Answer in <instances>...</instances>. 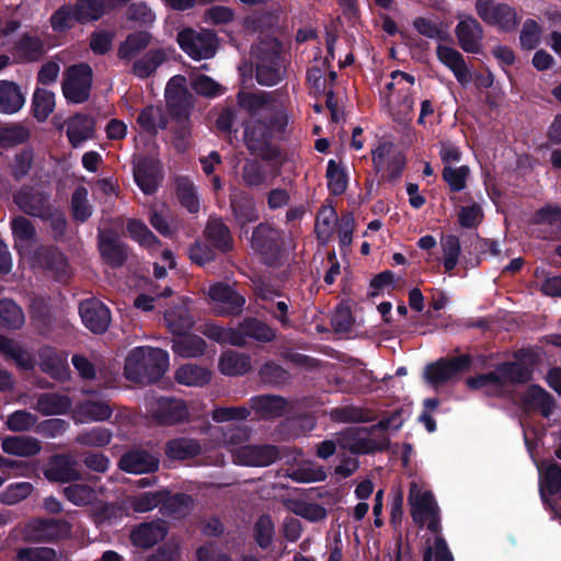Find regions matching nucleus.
<instances>
[{
    "instance_id": "nucleus-31",
    "label": "nucleus",
    "mask_w": 561,
    "mask_h": 561,
    "mask_svg": "<svg viewBox=\"0 0 561 561\" xmlns=\"http://www.w3.org/2000/svg\"><path fill=\"white\" fill-rule=\"evenodd\" d=\"M373 162L377 171L382 170L386 165L401 170L404 165V158L396 150L393 144L383 142L373 151Z\"/></svg>"
},
{
    "instance_id": "nucleus-50",
    "label": "nucleus",
    "mask_w": 561,
    "mask_h": 561,
    "mask_svg": "<svg viewBox=\"0 0 561 561\" xmlns=\"http://www.w3.org/2000/svg\"><path fill=\"white\" fill-rule=\"evenodd\" d=\"M165 60L163 49L149 50L142 58L133 66V72L138 78H147Z\"/></svg>"
},
{
    "instance_id": "nucleus-23",
    "label": "nucleus",
    "mask_w": 561,
    "mask_h": 561,
    "mask_svg": "<svg viewBox=\"0 0 561 561\" xmlns=\"http://www.w3.org/2000/svg\"><path fill=\"white\" fill-rule=\"evenodd\" d=\"M95 122L89 115L78 114L71 117L67 124V136L73 147H79L84 141L93 138Z\"/></svg>"
},
{
    "instance_id": "nucleus-46",
    "label": "nucleus",
    "mask_w": 561,
    "mask_h": 561,
    "mask_svg": "<svg viewBox=\"0 0 561 561\" xmlns=\"http://www.w3.org/2000/svg\"><path fill=\"white\" fill-rule=\"evenodd\" d=\"M70 407L71 402L67 397L56 393L43 394L36 403V410L44 415L64 414Z\"/></svg>"
},
{
    "instance_id": "nucleus-59",
    "label": "nucleus",
    "mask_w": 561,
    "mask_h": 561,
    "mask_svg": "<svg viewBox=\"0 0 561 561\" xmlns=\"http://www.w3.org/2000/svg\"><path fill=\"white\" fill-rule=\"evenodd\" d=\"M173 351L182 357L199 356L205 351V342L196 335L180 336L173 342Z\"/></svg>"
},
{
    "instance_id": "nucleus-25",
    "label": "nucleus",
    "mask_w": 561,
    "mask_h": 561,
    "mask_svg": "<svg viewBox=\"0 0 561 561\" xmlns=\"http://www.w3.org/2000/svg\"><path fill=\"white\" fill-rule=\"evenodd\" d=\"M45 477L50 481L68 482L79 479L76 461L70 456H56L45 470Z\"/></svg>"
},
{
    "instance_id": "nucleus-41",
    "label": "nucleus",
    "mask_w": 561,
    "mask_h": 561,
    "mask_svg": "<svg viewBox=\"0 0 561 561\" xmlns=\"http://www.w3.org/2000/svg\"><path fill=\"white\" fill-rule=\"evenodd\" d=\"M285 407V400L276 396H259L251 399V408L262 417L278 416Z\"/></svg>"
},
{
    "instance_id": "nucleus-52",
    "label": "nucleus",
    "mask_w": 561,
    "mask_h": 561,
    "mask_svg": "<svg viewBox=\"0 0 561 561\" xmlns=\"http://www.w3.org/2000/svg\"><path fill=\"white\" fill-rule=\"evenodd\" d=\"M502 388L508 383L525 382L530 378L528 367L519 363H505L497 367Z\"/></svg>"
},
{
    "instance_id": "nucleus-14",
    "label": "nucleus",
    "mask_w": 561,
    "mask_h": 561,
    "mask_svg": "<svg viewBox=\"0 0 561 561\" xmlns=\"http://www.w3.org/2000/svg\"><path fill=\"white\" fill-rule=\"evenodd\" d=\"M83 324L94 333L104 332L111 322V313L99 300L90 299L82 301L79 307Z\"/></svg>"
},
{
    "instance_id": "nucleus-51",
    "label": "nucleus",
    "mask_w": 561,
    "mask_h": 561,
    "mask_svg": "<svg viewBox=\"0 0 561 561\" xmlns=\"http://www.w3.org/2000/svg\"><path fill=\"white\" fill-rule=\"evenodd\" d=\"M193 500L190 495L174 494L165 499L163 495L161 511L173 518H182L190 513Z\"/></svg>"
},
{
    "instance_id": "nucleus-38",
    "label": "nucleus",
    "mask_w": 561,
    "mask_h": 561,
    "mask_svg": "<svg viewBox=\"0 0 561 561\" xmlns=\"http://www.w3.org/2000/svg\"><path fill=\"white\" fill-rule=\"evenodd\" d=\"M205 234L210 244L218 250L227 251L232 247L230 231L220 219H210L206 226Z\"/></svg>"
},
{
    "instance_id": "nucleus-12",
    "label": "nucleus",
    "mask_w": 561,
    "mask_h": 561,
    "mask_svg": "<svg viewBox=\"0 0 561 561\" xmlns=\"http://www.w3.org/2000/svg\"><path fill=\"white\" fill-rule=\"evenodd\" d=\"M469 364L470 358L467 355L450 359H440L426 366L424 370V378L432 386L438 387L450 380L459 371L465 370Z\"/></svg>"
},
{
    "instance_id": "nucleus-30",
    "label": "nucleus",
    "mask_w": 561,
    "mask_h": 561,
    "mask_svg": "<svg viewBox=\"0 0 561 561\" xmlns=\"http://www.w3.org/2000/svg\"><path fill=\"white\" fill-rule=\"evenodd\" d=\"M164 320L168 328L178 335L185 333L192 328L194 321L184 301L167 310Z\"/></svg>"
},
{
    "instance_id": "nucleus-4",
    "label": "nucleus",
    "mask_w": 561,
    "mask_h": 561,
    "mask_svg": "<svg viewBox=\"0 0 561 561\" xmlns=\"http://www.w3.org/2000/svg\"><path fill=\"white\" fill-rule=\"evenodd\" d=\"M267 125L261 118H251L245 126L244 140L252 152H261L275 134L282 133L287 125V116L283 110L275 112Z\"/></svg>"
},
{
    "instance_id": "nucleus-40",
    "label": "nucleus",
    "mask_w": 561,
    "mask_h": 561,
    "mask_svg": "<svg viewBox=\"0 0 561 561\" xmlns=\"http://www.w3.org/2000/svg\"><path fill=\"white\" fill-rule=\"evenodd\" d=\"M256 293L263 300L267 301V305H265L264 308L271 312L273 317L282 323L283 327H290V320L287 316L289 308L288 299L274 302L273 296H276L277 294L262 286L256 288Z\"/></svg>"
},
{
    "instance_id": "nucleus-45",
    "label": "nucleus",
    "mask_w": 561,
    "mask_h": 561,
    "mask_svg": "<svg viewBox=\"0 0 561 561\" xmlns=\"http://www.w3.org/2000/svg\"><path fill=\"white\" fill-rule=\"evenodd\" d=\"M439 245L444 268L447 273H450L459 261L461 253L460 240L454 234H446L440 238Z\"/></svg>"
},
{
    "instance_id": "nucleus-16",
    "label": "nucleus",
    "mask_w": 561,
    "mask_h": 561,
    "mask_svg": "<svg viewBox=\"0 0 561 561\" xmlns=\"http://www.w3.org/2000/svg\"><path fill=\"white\" fill-rule=\"evenodd\" d=\"M152 414L159 423L172 425L186 421L188 419L190 412L184 401L161 398L157 400L152 407Z\"/></svg>"
},
{
    "instance_id": "nucleus-24",
    "label": "nucleus",
    "mask_w": 561,
    "mask_h": 561,
    "mask_svg": "<svg viewBox=\"0 0 561 561\" xmlns=\"http://www.w3.org/2000/svg\"><path fill=\"white\" fill-rule=\"evenodd\" d=\"M0 355L23 370L34 367V358L19 342L0 334Z\"/></svg>"
},
{
    "instance_id": "nucleus-11",
    "label": "nucleus",
    "mask_w": 561,
    "mask_h": 561,
    "mask_svg": "<svg viewBox=\"0 0 561 561\" xmlns=\"http://www.w3.org/2000/svg\"><path fill=\"white\" fill-rule=\"evenodd\" d=\"M282 243L279 231L266 224L259 225L252 234V249L257 251L267 264L277 261Z\"/></svg>"
},
{
    "instance_id": "nucleus-29",
    "label": "nucleus",
    "mask_w": 561,
    "mask_h": 561,
    "mask_svg": "<svg viewBox=\"0 0 561 561\" xmlns=\"http://www.w3.org/2000/svg\"><path fill=\"white\" fill-rule=\"evenodd\" d=\"M20 88L10 81H0V113L14 114L24 105Z\"/></svg>"
},
{
    "instance_id": "nucleus-26",
    "label": "nucleus",
    "mask_w": 561,
    "mask_h": 561,
    "mask_svg": "<svg viewBox=\"0 0 561 561\" xmlns=\"http://www.w3.org/2000/svg\"><path fill=\"white\" fill-rule=\"evenodd\" d=\"M14 202L21 210L32 216L44 217L47 214L45 195L33 188H22L15 194Z\"/></svg>"
},
{
    "instance_id": "nucleus-3",
    "label": "nucleus",
    "mask_w": 561,
    "mask_h": 561,
    "mask_svg": "<svg viewBox=\"0 0 561 561\" xmlns=\"http://www.w3.org/2000/svg\"><path fill=\"white\" fill-rule=\"evenodd\" d=\"M282 164L283 159L276 156L247 160L240 173L241 183L251 190L265 188L279 175Z\"/></svg>"
},
{
    "instance_id": "nucleus-6",
    "label": "nucleus",
    "mask_w": 561,
    "mask_h": 561,
    "mask_svg": "<svg viewBox=\"0 0 561 561\" xmlns=\"http://www.w3.org/2000/svg\"><path fill=\"white\" fill-rule=\"evenodd\" d=\"M180 47L193 59H209L217 50V37L208 30L186 28L178 34Z\"/></svg>"
},
{
    "instance_id": "nucleus-47",
    "label": "nucleus",
    "mask_w": 561,
    "mask_h": 561,
    "mask_svg": "<svg viewBox=\"0 0 561 561\" xmlns=\"http://www.w3.org/2000/svg\"><path fill=\"white\" fill-rule=\"evenodd\" d=\"M203 333L218 343H226L236 346L245 345L244 336L238 329L206 324Z\"/></svg>"
},
{
    "instance_id": "nucleus-34",
    "label": "nucleus",
    "mask_w": 561,
    "mask_h": 561,
    "mask_svg": "<svg viewBox=\"0 0 561 561\" xmlns=\"http://www.w3.org/2000/svg\"><path fill=\"white\" fill-rule=\"evenodd\" d=\"M99 247L103 259L108 264L117 266L125 261L126 250L115 236L101 232Z\"/></svg>"
},
{
    "instance_id": "nucleus-53",
    "label": "nucleus",
    "mask_w": 561,
    "mask_h": 561,
    "mask_svg": "<svg viewBox=\"0 0 561 561\" xmlns=\"http://www.w3.org/2000/svg\"><path fill=\"white\" fill-rule=\"evenodd\" d=\"M201 451L197 442L188 438H178L167 444L165 453L171 459H187Z\"/></svg>"
},
{
    "instance_id": "nucleus-48",
    "label": "nucleus",
    "mask_w": 561,
    "mask_h": 561,
    "mask_svg": "<svg viewBox=\"0 0 561 561\" xmlns=\"http://www.w3.org/2000/svg\"><path fill=\"white\" fill-rule=\"evenodd\" d=\"M37 255L41 261H44V267L51 271L58 279H64L69 275L68 263L60 252L43 248ZM39 263L42 264V262Z\"/></svg>"
},
{
    "instance_id": "nucleus-61",
    "label": "nucleus",
    "mask_w": 561,
    "mask_h": 561,
    "mask_svg": "<svg viewBox=\"0 0 561 561\" xmlns=\"http://www.w3.org/2000/svg\"><path fill=\"white\" fill-rule=\"evenodd\" d=\"M336 221L337 215L335 209L332 206H323L316 221V232L322 242H328L331 238Z\"/></svg>"
},
{
    "instance_id": "nucleus-60",
    "label": "nucleus",
    "mask_w": 561,
    "mask_h": 561,
    "mask_svg": "<svg viewBox=\"0 0 561 561\" xmlns=\"http://www.w3.org/2000/svg\"><path fill=\"white\" fill-rule=\"evenodd\" d=\"M0 323L9 329H19L24 323L22 309L12 300H0Z\"/></svg>"
},
{
    "instance_id": "nucleus-62",
    "label": "nucleus",
    "mask_w": 561,
    "mask_h": 561,
    "mask_svg": "<svg viewBox=\"0 0 561 561\" xmlns=\"http://www.w3.org/2000/svg\"><path fill=\"white\" fill-rule=\"evenodd\" d=\"M30 137V131L22 125H2L0 126V147H12L25 142Z\"/></svg>"
},
{
    "instance_id": "nucleus-42",
    "label": "nucleus",
    "mask_w": 561,
    "mask_h": 561,
    "mask_svg": "<svg viewBox=\"0 0 561 561\" xmlns=\"http://www.w3.org/2000/svg\"><path fill=\"white\" fill-rule=\"evenodd\" d=\"M175 379L185 386L202 387L209 382L210 371L193 364H186L176 370Z\"/></svg>"
},
{
    "instance_id": "nucleus-37",
    "label": "nucleus",
    "mask_w": 561,
    "mask_h": 561,
    "mask_svg": "<svg viewBox=\"0 0 561 561\" xmlns=\"http://www.w3.org/2000/svg\"><path fill=\"white\" fill-rule=\"evenodd\" d=\"M219 369L228 376L243 375L251 369V360L244 354L227 351L220 356Z\"/></svg>"
},
{
    "instance_id": "nucleus-20",
    "label": "nucleus",
    "mask_w": 561,
    "mask_h": 561,
    "mask_svg": "<svg viewBox=\"0 0 561 561\" xmlns=\"http://www.w3.org/2000/svg\"><path fill=\"white\" fill-rule=\"evenodd\" d=\"M437 57L440 62L453 71L461 85H467L472 81V73L458 50L448 46L438 45Z\"/></svg>"
},
{
    "instance_id": "nucleus-21",
    "label": "nucleus",
    "mask_w": 561,
    "mask_h": 561,
    "mask_svg": "<svg viewBox=\"0 0 561 561\" xmlns=\"http://www.w3.org/2000/svg\"><path fill=\"white\" fill-rule=\"evenodd\" d=\"M165 535V524L158 520L139 525L131 531L130 539L135 546L150 548L161 541Z\"/></svg>"
},
{
    "instance_id": "nucleus-54",
    "label": "nucleus",
    "mask_w": 561,
    "mask_h": 561,
    "mask_svg": "<svg viewBox=\"0 0 561 561\" xmlns=\"http://www.w3.org/2000/svg\"><path fill=\"white\" fill-rule=\"evenodd\" d=\"M176 195L183 207L190 213L199 210V198L194 184L186 178L176 180Z\"/></svg>"
},
{
    "instance_id": "nucleus-17",
    "label": "nucleus",
    "mask_w": 561,
    "mask_h": 561,
    "mask_svg": "<svg viewBox=\"0 0 561 561\" xmlns=\"http://www.w3.org/2000/svg\"><path fill=\"white\" fill-rule=\"evenodd\" d=\"M455 31L459 45L465 51L478 53L480 50L483 30L474 18L462 16Z\"/></svg>"
},
{
    "instance_id": "nucleus-18",
    "label": "nucleus",
    "mask_w": 561,
    "mask_h": 561,
    "mask_svg": "<svg viewBox=\"0 0 561 561\" xmlns=\"http://www.w3.org/2000/svg\"><path fill=\"white\" fill-rule=\"evenodd\" d=\"M158 458L141 449L130 450L119 460V468L126 472L141 474L153 472L158 469Z\"/></svg>"
},
{
    "instance_id": "nucleus-36",
    "label": "nucleus",
    "mask_w": 561,
    "mask_h": 561,
    "mask_svg": "<svg viewBox=\"0 0 561 561\" xmlns=\"http://www.w3.org/2000/svg\"><path fill=\"white\" fill-rule=\"evenodd\" d=\"M540 482L539 490L541 497L545 500L546 494H556L561 488V466L558 463H543L538 466Z\"/></svg>"
},
{
    "instance_id": "nucleus-63",
    "label": "nucleus",
    "mask_w": 561,
    "mask_h": 561,
    "mask_svg": "<svg viewBox=\"0 0 561 561\" xmlns=\"http://www.w3.org/2000/svg\"><path fill=\"white\" fill-rule=\"evenodd\" d=\"M51 26L56 32H65L79 22L78 11L71 5H62L50 18Z\"/></svg>"
},
{
    "instance_id": "nucleus-35",
    "label": "nucleus",
    "mask_w": 561,
    "mask_h": 561,
    "mask_svg": "<svg viewBox=\"0 0 561 561\" xmlns=\"http://www.w3.org/2000/svg\"><path fill=\"white\" fill-rule=\"evenodd\" d=\"M34 529L37 531L35 538L37 540H55L66 538L70 534V524L65 520H36L33 523Z\"/></svg>"
},
{
    "instance_id": "nucleus-43",
    "label": "nucleus",
    "mask_w": 561,
    "mask_h": 561,
    "mask_svg": "<svg viewBox=\"0 0 561 561\" xmlns=\"http://www.w3.org/2000/svg\"><path fill=\"white\" fill-rule=\"evenodd\" d=\"M523 401L527 408L539 410L546 417L550 415L553 408L550 394L538 386H530L524 393Z\"/></svg>"
},
{
    "instance_id": "nucleus-56",
    "label": "nucleus",
    "mask_w": 561,
    "mask_h": 561,
    "mask_svg": "<svg viewBox=\"0 0 561 561\" xmlns=\"http://www.w3.org/2000/svg\"><path fill=\"white\" fill-rule=\"evenodd\" d=\"M42 370L49 374L56 379H65L67 377L66 358L50 350H46L42 354Z\"/></svg>"
},
{
    "instance_id": "nucleus-57",
    "label": "nucleus",
    "mask_w": 561,
    "mask_h": 561,
    "mask_svg": "<svg viewBox=\"0 0 561 561\" xmlns=\"http://www.w3.org/2000/svg\"><path fill=\"white\" fill-rule=\"evenodd\" d=\"M151 36L147 32H138L129 35L118 48L121 59H131L140 50L150 44Z\"/></svg>"
},
{
    "instance_id": "nucleus-32",
    "label": "nucleus",
    "mask_w": 561,
    "mask_h": 561,
    "mask_svg": "<svg viewBox=\"0 0 561 561\" xmlns=\"http://www.w3.org/2000/svg\"><path fill=\"white\" fill-rule=\"evenodd\" d=\"M112 414L105 402H85L77 405L73 419L77 423L100 422L107 420Z\"/></svg>"
},
{
    "instance_id": "nucleus-5",
    "label": "nucleus",
    "mask_w": 561,
    "mask_h": 561,
    "mask_svg": "<svg viewBox=\"0 0 561 561\" xmlns=\"http://www.w3.org/2000/svg\"><path fill=\"white\" fill-rule=\"evenodd\" d=\"M256 58V78L259 83L274 85L282 78L278 44L275 41L260 44L253 51Z\"/></svg>"
},
{
    "instance_id": "nucleus-10",
    "label": "nucleus",
    "mask_w": 561,
    "mask_h": 561,
    "mask_svg": "<svg viewBox=\"0 0 561 561\" xmlns=\"http://www.w3.org/2000/svg\"><path fill=\"white\" fill-rule=\"evenodd\" d=\"M207 294L213 311L219 316L239 313L245 304L244 297L226 284L211 285Z\"/></svg>"
},
{
    "instance_id": "nucleus-44",
    "label": "nucleus",
    "mask_w": 561,
    "mask_h": 561,
    "mask_svg": "<svg viewBox=\"0 0 561 561\" xmlns=\"http://www.w3.org/2000/svg\"><path fill=\"white\" fill-rule=\"evenodd\" d=\"M284 505L288 511L310 522H319L324 519L327 516V511L324 507L318 504L307 503L301 500L286 499L284 500Z\"/></svg>"
},
{
    "instance_id": "nucleus-15",
    "label": "nucleus",
    "mask_w": 561,
    "mask_h": 561,
    "mask_svg": "<svg viewBox=\"0 0 561 561\" xmlns=\"http://www.w3.org/2000/svg\"><path fill=\"white\" fill-rule=\"evenodd\" d=\"M165 99L171 111L179 117L187 118L192 106L191 95L185 88V79L175 76L167 84Z\"/></svg>"
},
{
    "instance_id": "nucleus-1",
    "label": "nucleus",
    "mask_w": 561,
    "mask_h": 561,
    "mask_svg": "<svg viewBox=\"0 0 561 561\" xmlns=\"http://www.w3.org/2000/svg\"><path fill=\"white\" fill-rule=\"evenodd\" d=\"M169 355L161 348L141 346L133 350L125 363V376L133 381L154 377L167 370Z\"/></svg>"
},
{
    "instance_id": "nucleus-22",
    "label": "nucleus",
    "mask_w": 561,
    "mask_h": 561,
    "mask_svg": "<svg viewBox=\"0 0 561 561\" xmlns=\"http://www.w3.org/2000/svg\"><path fill=\"white\" fill-rule=\"evenodd\" d=\"M230 204L236 220L240 226H245L259 219V214L254 202L245 193L238 188H232L230 193Z\"/></svg>"
},
{
    "instance_id": "nucleus-64",
    "label": "nucleus",
    "mask_w": 561,
    "mask_h": 561,
    "mask_svg": "<svg viewBox=\"0 0 561 561\" xmlns=\"http://www.w3.org/2000/svg\"><path fill=\"white\" fill-rule=\"evenodd\" d=\"M467 385L472 389H483L490 394H497L503 389L497 368L489 374L468 378Z\"/></svg>"
},
{
    "instance_id": "nucleus-9",
    "label": "nucleus",
    "mask_w": 561,
    "mask_h": 561,
    "mask_svg": "<svg viewBox=\"0 0 561 561\" xmlns=\"http://www.w3.org/2000/svg\"><path fill=\"white\" fill-rule=\"evenodd\" d=\"M476 11L484 23L502 31H512L517 25L515 11L506 4L496 3L493 0H477Z\"/></svg>"
},
{
    "instance_id": "nucleus-33",
    "label": "nucleus",
    "mask_w": 561,
    "mask_h": 561,
    "mask_svg": "<svg viewBox=\"0 0 561 561\" xmlns=\"http://www.w3.org/2000/svg\"><path fill=\"white\" fill-rule=\"evenodd\" d=\"M2 449L4 453L10 455L30 457L39 453L41 445L36 438L14 436L2 440Z\"/></svg>"
},
{
    "instance_id": "nucleus-49",
    "label": "nucleus",
    "mask_w": 561,
    "mask_h": 561,
    "mask_svg": "<svg viewBox=\"0 0 561 561\" xmlns=\"http://www.w3.org/2000/svg\"><path fill=\"white\" fill-rule=\"evenodd\" d=\"M238 330L243 334L245 341L247 337H251L260 342H271L276 336L271 327L256 319L244 320Z\"/></svg>"
},
{
    "instance_id": "nucleus-27",
    "label": "nucleus",
    "mask_w": 561,
    "mask_h": 561,
    "mask_svg": "<svg viewBox=\"0 0 561 561\" xmlns=\"http://www.w3.org/2000/svg\"><path fill=\"white\" fill-rule=\"evenodd\" d=\"M134 176L145 194H152L160 181L159 167L150 160H141L135 167Z\"/></svg>"
},
{
    "instance_id": "nucleus-58",
    "label": "nucleus",
    "mask_w": 561,
    "mask_h": 561,
    "mask_svg": "<svg viewBox=\"0 0 561 561\" xmlns=\"http://www.w3.org/2000/svg\"><path fill=\"white\" fill-rule=\"evenodd\" d=\"M34 115L38 121H45L55 108V94L46 89L37 88L33 95Z\"/></svg>"
},
{
    "instance_id": "nucleus-2",
    "label": "nucleus",
    "mask_w": 561,
    "mask_h": 561,
    "mask_svg": "<svg viewBox=\"0 0 561 561\" xmlns=\"http://www.w3.org/2000/svg\"><path fill=\"white\" fill-rule=\"evenodd\" d=\"M408 502L411 516L420 526H427L433 533L440 530L439 508L433 493L416 481L410 483Z\"/></svg>"
},
{
    "instance_id": "nucleus-8",
    "label": "nucleus",
    "mask_w": 561,
    "mask_h": 561,
    "mask_svg": "<svg viewBox=\"0 0 561 561\" xmlns=\"http://www.w3.org/2000/svg\"><path fill=\"white\" fill-rule=\"evenodd\" d=\"M414 82L413 76L399 70L393 71L391 73V81L386 85V91L381 92V101L386 106H391V96L393 94L401 95L398 114L402 116L411 114L414 101L410 95V90Z\"/></svg>"
},
{
    "instance_id": "nucleus-55",
    "label": "nucleus",
    "mask_w": 561,
    "mask_h": 561,
    "mask_svg": "<svg viewBox=\"0 0 561 561\" xmlns=\"http://www.w3.org/2000/svg\"><path fill=\"white\" fill-rule=\"evenodd\" d=\"M470 174L471 171L468 165H447L444 167L442 176L450 191L461 192L466 188Z\"/></svg>"
},
{
    "instance_id": "nucleus-39",
    "label": "nucleus",
    "mask_w": 561,
    "mask_h": 561,
    "mask_svg": "<svg viewBox=\"0 0 561 561\" xmlns=\"http://www.w3.org/2000/svg\"><path fill=\"white\" fill-rule=\"evenodd\" d=\"M137 124L144 131L156 135L167 127L168 121L160 107L150 105L139 113Z\"/></svg>"
},
{
    "instance_id": "nucleus-28",
    "label": "nucleus",
    "mask_w": 561,
    "mask_h": 561,
    "mask_svg": "<svg viewBox=\"0 0 561 561\" xmlns=\"http://www.w3.org/2000/svg\"><path fill=\"white\" fill-rule=\"evenodd\" d=\"M11 229L15 249L21 255H25L27 248L35 241V228L28 219L20 216L12 220Z\"/></svg>"
},
{
    "instance_id": "nucleus-13",
    "label": "nucleus",
    "mask_w": 561,
    "mask_h": 561,
    "mask_svg": "<svg viewBox=\"0 0 561 561\" xmlns=\"http://www.w3.org/2000/svg\"><path fill=\"white\" fill-rule=\"evenodd\" d=\"M279 454L275 446L245 445L234 450L233 461L242 466L265 467L273 463Z\"/></svg>"
},
{
    "instance_id": "nucleus-7",
    "label": "nucleus",
    "mask_w": 561,
    "mask_h": 561,
    "mask_svg": "<svg viewBox=\"0 0 561 561\" xmlns=\"http://www.w3.org/2000/svg\"><path fill=\"white\" fill-rule=\"evenodd\" d=\"M92 83V70L81 64L70 67L62 82V93L72 103H82L89 98Z\"/></svg>"
},
{
    "instance_id": "nucleus-19",
    "label": "nucleus",
    "mask_w": 561,
    "mask_h": 561,
    "mask_svg": "<svg viewBox=\"0 0 561 561\" xmlns=\"http://www.w3.org/2000/svg\"><path fill=\"white\" fill-rule=\"evenodd\" d=\"M239 105L247 110L252 117L256 118L259 115L260 118H271L275 117V112L277 110H283L282 107L271 103L265 93H239L238 95Z\"/></svg>"
}]
</instances>
